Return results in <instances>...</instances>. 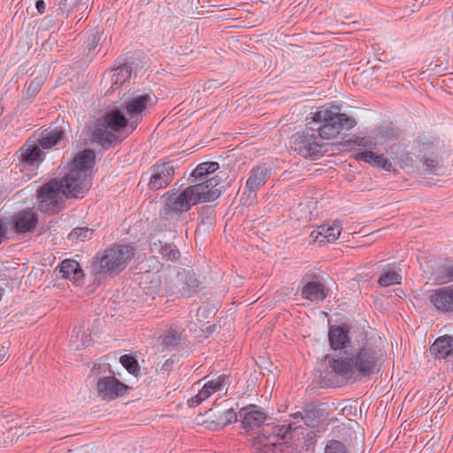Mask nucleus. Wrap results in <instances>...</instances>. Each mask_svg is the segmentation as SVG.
<instances>
[{
	"mask_svg": "<svg viewBox=\"0 0 453 453\" xmlns=\"http://www.w3.org/2000/svg\"><path fill=\"white\" fill-rule=\"evenodd\" d=\"M91 235L92 229H89L88 227H81L73 230L69 234V238L71 240L84 242L85 240L89 239Z\"/></svg>",
	"mask_w": 453,
	"mask_h": 453,
	"instance_id": "obj_34",
	"label": "nucleus"
},
{
	"mask_svg": "<svg viewBox=\"0 0 453 453\" xmlns=\"http://www.w3.org/2000/svg\"><path fill=\"white\" fill-rule=\"evenodd\" d=\"M134 257V249L128 245H119L96 257L93 267L96 275L117 274L126 268Z\"/></svg>",
	"mask_w": 453,
	"mask_h": 453,
	"instance_id": "obj_6",
	"label": "nucleus"
},
{
	"mask_svg": "<svg viewBox=\"0 0 453 453\" xmlns=\"http://www.w3.org/2000/svg\"><path fill=\"white\" fill-rule=\"evenodd\" d=\"M157 96L150 90H129L124 94L119 108L108 112L94 127L93 141L111 142L124 128L134 131L157 104Z\"/></svg>",
	"mask_w": 453,
	"mask_h": 453,
	"instance_id": "obj_1",
	"label": "nucleus"
},
{
	"mask_svg": "<svg viewBox=\"0 0 453 453\" xmlns=\"http://www.w3.org/2000/svg\"><path fill=\"white\" fill-rule=\"evenodd\" d=\"M241 417L245 428L252 429L260 426L265 420V414L258 410L250 407L242 409Z\"/></svg>",
	"mask_w": 453,
	"mask_h": 453,
	"instance_id": "obj_19",
	"label": "nucleus"
},
{
	"mask_svg": "<svg viewBox=\"0 0 453 453\" xmlns=\"http://www.w3.org/2000/svg\"><path fill=\"white\" fill-rule=\"evenodd\" d=\"M316 133L315 128L310 126L309 128L295 134L291 142L293 149L304 157L318 156L321 150V143Z\"/></svg>",
	"mask_w": 453,
	"mask_h": 453,
	"instance_id": "obj_7",
	"label": "nucleus"
},
{
	"mask_svg": "<svg viewBox=\"0 0 453 453\" xmlns=\"http://www.w3.org/2000/svg\"><path fill=\"white\" fill-rule=\"evenodd\" d=\"M94 164L93 150H84L79 153L70 164L69 171L60 183L53 180L42 187L38 194L41 210L52 211L64 196L82 197L91 187Z\"/></svg>",
	"mask_w": 453,
	"mask_h": 453,
	"instance_id": "obj_2",
	"label": "nucleus"
},
{
	"mask_svg": "<svg viewBox=\"0 0 453 453\" xmlns=\"http://www.w3.org/2000/svg\"><path fill=\"white\" fill-rule=\"evenodd\" d=\"M130 69L127 66H121L108 73L105 79H110L111 89L115 90L119 84H124L130 78Z\"/></svg>",
	"mask_w": 453,
	"mask_h": 453,
	"instance_id": "obj_26",
	"label": "nucleus"
},
{
	"mask_svg": "<svg viewBox=\"0 0 453 453\" xmlns=\"http://www.w3.org/2000/svg\"><path fill=\"white\" fill-rule=\"evenodd\" d=\"M226 179V173L219 172L206 181L170 189L161 197L162 213L180 216L197 203L216 200L221 194L220 183Z\"/></svg>",
	"mask_w": 453,
	"mask_h": 453,
	"instance_id": "obj_3",
	"label": "nucleus"
},
{
	"mask_svg": "<svg viewBox=\"0 0 453 453\" xmlns=\"http://www.w3.org/2000/svg\"><path fill=\"white\" fill-rule=\"evenodd\" d=\"M37 218L30 209L17 212L13 217V226L16 232L26 233L33 230Z\"/></svg>",
	"mask_w": 453,
	"mask_h": 453,
	"instance_id": "obj_14",
	"label": "nucleus"
},
{
	"mask_svg": "<svg viewBox=\"0 0 453 453\" xmlns=\"http://www.w3.org/2000/svg\"><path fill=\"white\" fill-rule=\"evenodd\" d=\"M325 453H349L346 447L338 441H330L325 447Z\"/></svg>",
	"mask_w": 453,
	"mask_h": 453,
	"instance_id": "obj_36",
	"label": "nucleus"
},
{
	"mask_svg": "<svg viewBox=\"0 0 453 453\" xmlns=\"http://www.w3.org/2000/svg\"><path fill=\"white\" fill-rule=\"evenodd\" d=\"M430 302L440 311H453V286L435 290L430 296Z\"/></svg>",
	"mask_w": 453,
	"mask_h": 453,
	"instance_id": "obj_13",
	"label": "nucleus"
},
{
	"mask_svg": "<svg viewBox=\"0 0 453 453\" xmlns=\"http://www.w3.org/2000/svg\"><path fill=\"white\" fill-rule=\"evenodd\" d=\"M59 273L62 278L70 280L76 284H79L83 278V273L79 263L72 259H65L61 263Z\"/></svg>",
	"mask_w": 453,
	"mask_h": 453,
	"instance_id": "obj_18",
	"label": "nucleus"
},
{
	"mask_svg": "<svg viewBox=\"0 0 453 453\" xmlns=\"http://www.w3.org/2000/svg\"><path fill=\"white\" fill-rule=\"evenodd\" d=\"M201 383H203V385L198 389L197 394L188 400V405L190 407L199 405L214 394H218L219 395L226 394L230 381L227 376L219 375L210 380L203 379L198 382V386H200Z\"/></svg>",
	"mask_w": 453,
	"mask_h": 453,
	"instance_id": "obj_8",
	"label": "nucleus"
},
{
	"mask_svg": "<svg viewBox=\"0 0 453 453\" xmlns=\"http://www.w3.org/2000/svg\"><path fill=\"white\" fill-rule=\"evenodd\" d=\"M380 355L371 345H365L347 359H329L328 366L338 376L357 380L370 375L380 365Z\"/></svg>",
	"mask_w": 453,
	"mask_h": 453,
	"instance_id": "obj_4",
	"label": "nucleus"
},
{
	"mask_svg": "<svg viewBox=\"0 0 453 453\" xmlns=\"http://www.w3.org/2000/svg\"><path fill=\"white\" fill-rule=\"evenodd\" d=\"M7 230H8L7 223L4 220L0 219V243L2 242L3 239L4 237H6Z\"/></svg>",
	"mask_w": 453,
	"mask_h": 453,
	"instance_id": "obj_38",
	"label": "nucleus"
},
{
	"mask_svg": "<svg viewBox=\"0 0 453 453\" xmlns=\"http://www.w3.org/2000/svg\"><path fill=\"white\" fill-rule=\"evenodd\" d=\"M299 426H296V422L295 421H292L291 423H289L288 425H282V426H273L272 428V435L273 436H275L277 438H284L286 436V434L291 431V430H295L296 428H298Z\"/></svg>",
	"mask_w": 453,
	"mask_h": 453,
	"instance_id": "obj_33",
	"label": "nucleus"
},
{
	"mask_svg": "<svg viewBox=\"0 0 453 453\" xmlns=\"http://www.w3.org/2000/svg\"><path fill=\"white\" fill-rule=\"evenodd\" d=\"M219 169V164L216 162H204L200 165H198L196 169L193 171L192 175L196 178L200 179V182L206 181L210 178H206L205 180H203V177H206L210 175L211 173H213Z\"/></svg>",
	"mask_w": 453,
	"mask_h": 453,
	"instance_id": "obj_28",
	"label": "nucleus"
},
{
	"mask_svg": "<svg viewBox=\"0 0 453 453\" xmlns=\"http://www.w3.org/2000/svg\"><path fill=\"white\" fill-rule=\"evenodd\" d=\"M268 176V170L265 166H258L253 169L250 176L247 180L246 188H250L251 192L257 191L265 184Z\"/></svg>",
	"mask_w": 453,
	"mask_h": 453,
	"instance_id": "obj_23",
	"label": "nucleus"
},
{
	"mask_svg": "<svg viewBox=\"0 0 453 453\" xmlns=\"http://www.w3.org/2000/svg\"><path fill=\"white\" fill-rule=\"evenodd\" d=\"M242 199H245L244 203L246 204H248V205H251V204L255 203V201H256V191L251 192L250 188H246V190L243 193Z\"/></svg>",
	"mask_w": 453,
	"mask_h": 453,
	"instance_id": "obj_37",
	"label": "nucleus"
},
{
	"mask_svg": "<svg viewBox=\"0 0 453 453\" xmlns=\"http://www.w3.org/2000/svg\"><path fill=\"white\" fill-rule=\"evenodd\" d=\"M141 284L148 295L157 294L160 288L161 280L159 275L146 271L141 275Z\"/></svg>",
	"mask_w": 453,
	"mask_h": 453,
	"instance_id": "obj_25",
	"label": "nucleus"
},
{
	"mask_svg": "<svg viewBox=\"0 0 453 453\" xmlns=\"http://www.w3.org/2000/svg\"><path fill=\"white\" fill-rule=\"evenodd\" d=\"M91 337L81 326H75L70 338V346L78 350L91 345Z\"/></svg>",
	"mask_w": 453,
	"mask_h": 453,
	"instance_id": "obj_24",
	"label": "nucleus"
},
{
	"mask_svg": "<svg viewBox=\"0 0 453 453\" xmlns=\"http://www.w3.org/2000/svg\"><path fill=\"white\" fill-rule=\"evenodd\" d=\"M65 127L66 126L64 125L45 130L43 136L38 141L42 150H48L60 144L65 139Z\"/></svg>",
	"mask_w": 453,
	"mask_h": 453,
	"instance_id": "obj_17",
	"label": "nucleus"
},
{
	"mask_svg": "<svg viewBox=\"0 0 453 453\" xmlns=\"http://www.w3.org/2000/svg\"><path fill=\"white\" fill-rule=\"evenodd\" d=\"M8 350L4 347H0V363L5 360Z\"/></svg>",
	"mask_w": 453,
	"mask_h": 453,
	"instance_id": "obj_41",
	"label": "nucleus"
},
{
	"mask_svg": "<svg viewBox=\"0 0 453 453\" xmlns=\"http://www.w3.org/2000/svg\"><path fill=\"white\" fill-rule=\"evenodd\" d=\"M119 362L129 373L135 374L138 372V363L133 357L124 355L120 357Z\"/></svg>",
	"mask_w": 453,
	"mask_h": 453,
	"instance_id": "obj_35",
	"label": "nucleus"
},
{
	"mask_svg": "<svg viewBox=\"0 0 453 453\" xmlns=\"http://www.w3.org/2000/svg\"><path fill=\"white\" fill-rule=\"evenodd\" d=\"M328 339L334 349L345 348L349 341L348 331L342 326H332L328 332Z\"/></svg>",
	"mask_w": 453,
	"mask_h": 453,
	"instance_id": "obj_21",
	"label": "nucleus"
},
{
	"mask_svg": "<svg viewBox=\"0 0 453 453\" xmlns=\"http://www.w3.org/2000/svg\"><path fill=\"white\" fill-rule=\"evenodd\" d=\"M402 276L400 270L396 268H389L386 270L379 278V284L381 287H389L395 284H400Z\"/></svg>",
	"mask_w": 453,
	"mask_h": 453,
	"instance_id": "obj_27",
	"label": "nucleus"
},
{
	"mask_svg": "<svg viewBox=\"0 0 453 453\" xmlns=\"http://www.w3.org/2000/svg\"><path fill=\"white\" fill-rule=\"evenodd\" d=\"M291 418L295 421L296 424L298 420H303L304 424L308 426H314L316 425L317 419L313 411H306L304 414H301L300 412H296L291 415Z\"/></svg>",
	"mask_w": 453,
	"mask_h": 453,
	"instance_id": "obj_32",
	"label": "nucleus"
},
{
	"mask_svg": "<svg viewBox=\"0 0 453 453\" xmlns=\"http://www.w3.org/2000/svg\"><path fill=\"white\" fill-rule=\"evenodd\" d=\"M129 388L114 375L101 377L96 382V391L100 398L111 401L124 396Z\"/></svg>",
	"mask_w": 453,
	"mask_h": 453,
	"instance_id": "obj_9",
	"label": "nucleus"
},
{
	"mask_svg": "<svg viewBox=\"0 0 453 453\" xmlns=\"http://www.w3.org/2000/svg\"><path fill=\"white\" fill-rule=\"evenodd\" d=\"M431 352L438 358H445L453 352V337L444 335L435 340Z\"/></svg>",
	"mask_w": 453,
	"mask_h": 453,
	"instance_id": "obj_20",
	"label": "nucleus"
},
{
	"mask_svg": "<svg viewBox=\"0 0 453 453\" xmlns=\"http://www.w3.org/2000/svg\"><path fill=\"white\" fill-rule=\"evenodd\" d=\"M434 280L439 283L453 280V265L438 268L434 273Z\"/></svg>",
	"mask_w": 453,
	"mask_h": 453,
	"instance_id": "obj_30",
	"label": "nucleus"
},
{
	"mask_svg": "<svg viewBox=\"0 0 453 453\" xmlns=\"http://www.w3.org/2000/svg\"><path fill=\"white\" fill-rule=\"evenodd\" d=\"M151 250L155 252H158L163 257H166L169 260H176L179 257V252L171 244H165L162 245L161 242L159 243H154Z\"/></svg>",
	"mask_w": 453,
	"mask_h": 453,
	"instance_id": "obj_29",
	"label": "nucleus"
},
{
	"mask_svg": "<svg viewBox=\"0 0 453 453\" xmlns=\"http://www.w3.org/2000/svg\"><path fill=\"white\" fill-rule=\"evenodd\" d=\"M356 157L359 161L368 163L373 167L380 168L385 171H391L392 162L389 158L385 157L382 155H377L372 150H365L356 155Z\"/></svg>",
	"mask_w": 453,
	"mask_h": 453,
	"instance_id": "obj_15",
	"label": "nucleus"
},
{
	"mask_svg": "<svg viewBox=\"0 0 453 453\" xmlns=\"http://www.w3.org/2000/svg\"><path fill=\"white\" fill-rule=\"evenodd\" d=\"M326 295L324 286L315 281L307 283L302 289L303 297L312 302H321Z\"/></svg>",
	"mask_w": 453,
	"mask_h": 453,
	"instance_id": "obj_22",
	"label": "nucleus"
},
{
	"mask_svg": "<svg viewBox=\"0 0 453 453\" xmlns=\"http://www.w3.org/2000/svg\"><path fill=\"white\" fill-rule=\"evenodd\" d=\"M342 229L339 222L322 225L311 231L310 237L311 242H317L319 245L326 242H334L341 235Z\"/></svg>",
	"mask_w": 453,
	"mask_h": 453,
	"instance_id": "obj_11",
	"label": "nucleus"
},
{
	"mask_svg": "<svg viewBox=\"0 0 453 453\" xmlns=\"http://www.w3.org/2000/svg\"><path fill=\"white\" fill-rule=\"evenodd\" d=\"M182 337V333L176 329L168 330L164 336V343L166 346L172 347L177 345Z\"/></svg>",
	"mask_w": 453,
	"mask_h": 453,
	"instance_id": "obj_31",
	"label": "nucleus"
},
{
	"mask_svg": "<svg viewBox=\"0 0 453 453\" xmlns=\"http://www.w3.org/2000/svg\"><path fill=\"white\" fill-rule=\"evenodd\" d=\"M20 159L23 163L35 165L43 159L42 148L39 143L28 142L20 150Z\"/></svg>",
	"mask_w": 453,
	"mask_h": 453,
	"instance_id": "obj_16",
	"label": "nucleus"
},
{
	"mask_svg": "<svg viewBox=\"0 0 453 453\" xmlns=\"http://www.w3.org/2000/svg\"><path fill=\"white\" fill-rule=\"evenodd\" d=\"M174 169L170 164L155 165L150 169L148 185L153 190L164 188L172 181Z\"/></svg>",
	"mask_w": 453,
	"mask_h": 453,
	"instance_id": "obj_10",
	"label": "nucleus"
},
{
	"mask_svg": "<svg viewBox=\"0 0 453 453\" xmlns=\"http://www.w3.org/2000/svg\"><path fill=\"white\" fill-rule=\"evenodd\" d=\"M356 122L344 113H340L339 109L331 104L319 108L312 116L309 125L315 128L320 139L330 140L336 137L343 129H349Z\"/></svg>",
	"mask_w": 453,
	"mask_h": 453,
	"instance_id": "obj_5",
	"label": "nucleus"
},
{
	"mask_svg": "<svg viewBox=\"0 0 453 453\" xmlns=\"http://www.w3.org/2000/svg\"><path fill=\"white\" fill-rule=\"evenodd\" d=\"M98 42H99V35H98V34L96 33V34L92 35L90 42L88 44V50H90L93 48H95L97 45Z\"/></svg>",
	"mask_w": 453,
	"mask_h": 453,
	"instance_id": "obj_39",
	"label": "nucleus"
},
{
	"mask_svg": "<svg viewBox=\"0 0 453 453\" xmlns=\"http://www.w3.org/2000/svg\"><path fill=\"white\" fill-rule=\"evenodd\" d=\"M41 82H38L36 84V87H33V83H31L27 88V92L28 93H31V94H35L36 92V90L38 89V87L40 86Z\"/></svg>",
	"mask_w": 453,
	"mask_h": 453,
	"instance_id": "obj_42",
	"label": "nucleus"
},
{
	"mask_svg": "<svg viewBox=\"0 0 453 453\" xmlns=\"http://www.w3.org/2000/svg\"><path fill=\"white\" fill-rule=\"evenodd\" d=\"M35 7L40 14L44 13L46 11L45 2H35Z\"/></svg>",
	"mask_w": 453,
	"mask_h": 453,
	"instance_id": "obj_40",
	"label": "nucleus"
},
{
	"mask_svg": "<svg viewBox=\"0 0 453 453\" xmlns=\"http://www.w3.org/2000/svg\"><path fill=\"white\" fill-rule=\"evenodd\" d=\"M204 417L205 419L203 422L208 423V426L211 429L218 426H226L237 421V415L233 409H227L218 415L214 411L209 410L205 412Z\"/></svg>",
	"mask_w": 453,
	"mask_h": 453,
	"instance_id": "obj_12",
	"label": "nucleus"
}]
</instances>
